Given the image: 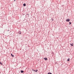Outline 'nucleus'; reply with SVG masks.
<instances>
[{
	"label": "nucleus",
	"mask_w": 74,
	"mask_h": 74,
	"mask_svg": "<svg viewBox=\"0 0 74 74\" xmlns=\"http://www.w3.org/2000/svg\"><path fill=\"white\" fill-rule=\"evenodd\" d=\"M11 56H12V57H14V55H12V53H11Z\"/></svg>",
	"instance_id": "nucleus-4"
},
{
	"label": "nucleus",
	"mask_w": 74,
	"mask_h": 74,
	"mask_svg": "<svg viewBox=\"0 0 74 74\" xmlns=\"http://www.w3.org/2000/svg\"><path fill=\"white\" fill-rule=\"evenodd\" d=\"M69 25H71V22H69Z\"/></svg>",
	"instance_id": "nucleus-7"
},
{
	"label": "nucleus",
	"mask_w": 74,
	"mask_h": 74,
	"mask_svg": "<svg viewBox=\"0 0 74 74\" xmlns=\"http://www.w3.org/2000/svg\"><path fill=\"white\" fill-rule=\"evenodd\" d=\"M66 22H69V21H70V19L69 18L67 19L66 20Z\"/></svg>",
	"instance_id": "nucleus-1"
},
{
	"label": "nucleus",
	"mask_w": 74,
	"mask_h": 74,
	"mask_svg": "<svg viewBox=\"0 0 74 74\" xmlns=\"http://www.w3.org/2000/svg\"><path fill=\"white\" fill-rule=\"evenodd\" d=\"M47 74H52L51 73H48Z\"/></svg>",
	"instance_id": "nucleus-9"
},
{
	"label": "nucleus",
	"mask_w": 74,
	"mask_h": 74,
	"mask_svg": "<svg viewBox=\"0 0 74 74\" xmlns=\"http://www.w3.org/2000/svg\"><path fill=\"white\" fill-rule=\"evenodd\" d=\"M21 73H23V71H21Z\"/></svg>",
	"instance_id": "nucleus-6"
},
{
	"label": "nucleus",
	"mask_w": 74,
	"mask_h": 74,
	"mask_svg": "<svg viewBox=\"0 0 74 74\" xmlns=\"http://www.w3.org/2000/svg\"><path fill=\"white\" fill-rule=\"evenodd\" d=\"M71 45L72 47L73 46V44H70Z\"/></svg>",
	"instance_id": "nucleus-3"
},
{
	"label": "nucleus",
	"mask_w": 74,
	"mask_h": 74,
	"mask_svg": "<svg viewBox=\"0 0 74 74\" xmlns=\"http://www.w3.org/2000/svg\"><path fill=\"white\" fill-rule=\"evenodd\" d=\"M26 5L25 3H24L23 4V6H26Z\"/></svg>",
	"instance_id": "nucleus-5"
},
{
	"label": "nucleus",
	"mask_w": 74,
	"mask_h": 74,
	"mask_svg": "<svg viewBox=\"0 0 74 74\" xmlns=\"http://www.w3.org/2000/svg\"><path fill=\"white\" fill-rule=\"evenodd\" d=\"M35 72H37V70H35Z\"/></svg>",
	"instance_id": "nucleus-11"
},
{
	"label": "nucleus",
	"mask_w": 74,
	"mask_h": 74,
	"mask_svg": "<svg viewBox=\"0 0 74 74\" xmlns=\"http://www.w3.org/2000/svg\"><path fill=\"white\" fill-rule=\"evenodd\" d=\"M52 21H53V19H52Z\"/></svg>",
	"instance_id": "nucleus-13"
},
{
	"label": "nucleus",
	"mask_w": 74,
	"mask_h": 74,
	"mask_svg": "<svg viewBox=\"0 0 74 74\" xmlns=\"http://www.w3.org/2000/svg\"><path fill=\"white\" fill-rule=\"evenodd\" d=\"M44 59H45V60H47V58H44Z\"/></svg>",
	"instance_id": "nucleus-2"
},
{
	"label": "nucleus",
	"mask_w": 74,
	"mask_h": 74,
	"mask_svg": "<svg viewBox=\"0 0 74 74\" xmlns=\"http://www.w3.org/2000/svg\"><path fill=\"white\" fill-rule=\"evenodd\" d=\"M0 64H1V65H2V63H1V62L0 61Z\"/></svg>",
	"instance_id": "nucleus-8"
},
{
	"label": "nucleus",
	"mask_w": 74,
	"mask_h": 74,
	"mask_svg": "<svg viewBox=\"0 0 74 74\" xmlns=\"http://www.w3.org/2000/svg\"><path fill=\"white\" fill-rule=\"evenodd\" d=\"M70 58H69L68 60H67L68 61H69V60H70Z\"/></svg>",
	"instance_id": "nucleus-10"
},
{
	"label": "nucleus",
	"mask_w": 74,
	"mask_h": 74,
	"mask_svg": "<svg viewBox=\"0 0 74 74\" xmlns=\"http://www.w3.org/2000/svg\"><path fill=\"white\" fill-rule=\"evenodd\" d=\"M32 71H35V70H34V69H32Z\"/></svg>",
	"instance_id": "nucleus-12"
}]
</instances>
